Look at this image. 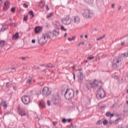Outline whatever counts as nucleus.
<instances>
[{"label":"nucleus","instance_id":"obj_1","mask_svg":"<svg viewBox=\"0 0 128 128\" xmlns=\"http://www.w3.org/2000/svg\"><path fill=\"white\" fill-rule=\"evenodd\" d=\"M99 84H102L99 88L98 90L97 91V94H96L97 98H104L106 97V92L102 88V82L100 81Z\"/></svg>","mask_w":128,"mask_h":128},{"label":"nucleus","instance_id":"obj_2","mask_svg":"<svg viewBox=\"0 0 128 128\" xmlns=\"http://www.w3.org/2000/svg\"><path fill=\"white\" fill-rule=\"evenodd\" d=\"M64 97L66 100H70L72 98H74V92L72 89H67L64 94Z\"/></svg>","mask_w":128,"mask_h":128},{"label":"nucleus","instance_id":"obj_3","mask_svg":"<svg viewBox=\"0 0 128 128\" xmlns=\"http://www.w3.org/2000/svg\"><path fill=\"white\" fill-rule=\"evenodd\" d=\"M122 60H120V58L118 57L114 59L113 63L112 65V68L114 70H116L122 64Z\"/></svg>","mask_w":128,"mask_h":128},{"label":"nucleus","instance_id":"obj_4","mask_svg":"<svg viewBox=\"0 0 128 128\" xmlns=\"http://www.w3.org/2000/svg\"><path fill=\"white\" fill-rule=\"evenodd\" d=\"M122 60H120V58L118 57L114 59L113 63L112 65V68L114 70H116L122 64Z\"/></svg>","mask_w":128,"mask_h":128},{"label":"nucleus","instance_id":"obj_5","mask_svg":"<svg viewBox=\"0 0 128 128\" xmlns=\"http://www.w3.org/2000/svg\"><path fill=\"white\" fill-rule=\"evenodd\" d=\"M62 102V99L60 96V95H55L53 96L52 98V102L54 104H59Z\"/></svg>","mask_w":128,"mask_h":128},{"label":"nucleus","instance_id":"obj_6","mask_svg":"<svg viewBox=\"0 0 128 128\" xmlns=\"http://www.w3.org/2000/svg\"><path fill=\"white\" fill-rule=\"evenodd\" d=\"M47 42L48 39L46 38V36H44V35L38 38V42L40 46H44Z\"/></svg>","mask_w":128,"mask_h":128},{"label":"nucleus","instance_id":"obj_7","mask_svg":"<svg viewBox=\"0 0 128 128\" xmlns=\"http://www.w3.org/2000/svg\"><path fill=\"white\" fill-rule=\"evenodd\" d=\"M82 16L86 18H90L92 16V12L89 10H86L82 13Z\"/></svg>","mask_w":128,"mask_h":128},{"label":"nucleus","instance_id":"obj_8","mask_svg":"<svg viewBox=\"0 0 128 128\" xmlns=\"http://www.w3.org/2000/svg\"><path fill=\"white\" fill-rule=\"evenodd\" d=\"M52 94V92L50 90V88L48 87L45 86L42 90V94L44 96H48Z\"/></svg>","mask_w":128,"mask_h":128},{"label":"nucleus","instance_id":"obj_9","mask_svg":"<svg viewBox=\"0 0 128 128\" xmlns=\"http://www.w3.org/2000/svg\"><path fill=\"white\" fill-rule=\"evenodd\" d=\"M21 100L24 104H28L30 102V98L27 96H24Z\"/></svg>","mask_w":128,"mask_h":128},{"label":"nucleus","instance_id":"obj_10","mask_svg":"<svg viewBox=\"0 0 128 128\" xmlns=\"http://www.w3.org/2000/svg\"><path fill=\"white\" fill-rule=\"evenodd\" d=\"M62 24L66 25L70 24V23L72 22L70 18V16H66V17L62 18Z\"/></svg>","mask_w":128,"mask_h":128},{"label":"nucleus","instance_id":"obj_11","mask_svg":"<svg viewBox=\"0 0 128 128\" xmlns=\"http://www.w3.org/2000/svg\"><path fill=\"white\" fill-rule=\"evenodd\" d=\"M18 110L19 114H20L21 116H26V112H24V110L20 108V106L18 107Z\"/></svg>","mask_w":128,"mask_h":128},{"label":"nucleus","instance_id":"obj_12","mask_svg":"<svg viewBox=\"0 0 128 128\" xmlns=\"http://www.w3.org/2000/svg\"><path fill=\"white\" fill-rule=\"evenodd\" d=\"M78 81L80 84H82L84 81V73L80 72V74L78 76Z\"/></svg>","mask_w":128,"mask_h":128},{"label":"nucleus","instance_id":"obj_13","mask_svg":"<svg viewBox=\"0 0 128 128\" xmlns=\"http://www.w3.org/2000/svg\"><path fill=\"white\" fill-rule=\"evenodd\" d=\"M90 84L92 88H96V86H98V82L96 80H94L93 82H90Z\"/></svg>","mask_w":128,"mask_h":128},{"label":"nucleus","instance_id":"obj_14","mask_svg":"<svg viewBox=\"0 0 128 128\" xmlns=\"http://www.w3.org/2000/svg\"><path fill=\"white\" fill-rule=\"evenodd\" d=\"M39 106L42 110H44V108H46V102H44V100H42L40 102Z\"/></svg>","mask_w":128,"mask_h":128},{"label":"nucleus","instance_id":"obj_15","mask_svg":"<svg viewBox=\"0 0 128 128\" xmlns=\"http://www.w3.org/2000/svg\"><path fill=\"white\" fill-rule=\"evenodd\" d=\"M74 22L76 24H78L80 22V17H78V16H76L74 17Z\"/></svg>","mask_w":128,"mask_h":128},{"label":"nucleus","instance_id":"obj_16","mask_svg":"<svg viewBox=\"0 0 128 128\" xmlns=\"http://www.w3.org/2000/svg\"><path fill=\"white\" fill-rule=\"evenodd\" d=\"M42 29L40 26H36L34 28V32L36 34H40V32H42Z\"/></svg>","mask_w":128,"mask_h":128},{"label":"nucleus","instance_id":"obj_17","mask_svg":"<svg viewBox=\"0 0 128 128\" xmlns=\"http://www.w3.org/2000/svg\"><path fill=\"white\" fill-rule=\"evenodd\" d=\"M4 10H6L10 8V2L8 1H6L4 3Z\"/></svg>","mask_w":128,"mask_h":128},{"label":"nucleus","instance_id":"obj_18","mask_svg":"<svg viewBox=\"0 0 128 128\" xmlns=\"http://www.w3.org/2000/svg\"><path fill=\"white\" fill-rule=\"evenodd\" d=\"M0 106H4V108H8V103L6 102V101L4 100H2V102L0 104Z\"/></svg>","mask_w":128,"mask_h":128},{"label":"nucleus","instance_id":"obj_19","mask_svg":"<svg viewBox=\"0 0 128 128\" xmlns=\"http://www.w3.org/2000/svg\"><path fill=\"white\" fill-rule=\"evenodd\" d=\"M53 35L55 36H58L60 35V30H54L53 31Z\"/></svg>","mask_w":128,"mask_h":128},{"label":"nucleus","instance_id":"obj_20","mask_svg":"<svg viewBox=\"0 0 128 128\" xmlns=\"http://www.w3.org/2000/svg\"><path fill=\"white\" fill-rule=\"evenodd\" d=\"M20 38V36L18 35V32H16L14 35L12 36V40H18Z\"/></svg>","mask_w":128,"mask_h":128},{"label":"nucleus","instance_id":"obj_21","mask_svg":"<svg viewBox=\"0 0 128 128\" xmlns=\"http://www.w3.org/2000/svg\"><path fill=\"white\" fill-rule=\"evenodd\" d=\"M50 34H52V33H46L44 34H43V36H45V38H50Z\"/></svg>","mask_w":128,"mask_h":128},{"label":"nucleus","instance_id":"obj_22","mask_svg":"<svg viewBox=\"0 0 128 128\" xmlns=\"http://www.w3.org/2000/svg\"><path fill=\"white\" fill-rule=\"evenodd\" d=\"M28 14L30 16H31V18H30L31 20L32 18L34 17V11L30 10L28 12Z\"/></svg>","mask_w":128,"mask_h":128},{"label":"nucleus","instance_id":"obj_23","mask_svg":"<svg viewBox=\"0 0 128 128\" xmlns=\"http://www.w3.org/2000/svg\"><path fill=\"white\" fill-rule=\"evenodd\" d=\"M5 43L6 42L4 40L0 41V48H4Z\"/></svg>","mask_w":128,"mask_h":128},{"label":"nucleus","instance_id":"obj_24","mask_svg":"<svg viewBox=\"0 0 128 128\" xmlns=\"http://www.w3.org/2000/svg\"><path fill=\"white\" fill-rule=\"evenodd\" d=\"M122 56L124 58H128V51L127 52L122 53Z\"/></svg>","mask_w":128,"mask_h":128},{"label":"nucleus","instance_id":"obj_25","mask_svg":"<svg viewBox=\"0 0 128 128\" xmlns=\"http://www.w3.org/2000/svg\"><path fill=\"white\" fill-rule=\"evenodd\" d=\"M54 24L55 26L58 28V26H60V22L58 21H56Z\"/></svg>","mask_w":128,"mask_h":128},{"label":"nucleus","instance_id":"obj_26","mask_svg":"<svg viewBox=\"0 0 128 128\" xmlns=\"http://www.w3.org/2000/svg\"><path fill=\"white\" fill-rule=\"evenodd\" d=\"M85 2H87V4H92L94 0H85Z\"/></svg>","mask_w":128,"mask_h":128},{"label":"nucleus","instance_id":"obj_27","mask_svg":"<svg viewBox=\"0 0 128 128\" xmlns=\"http://www.w3.org/2000/svg\"><path fill=\"white\" fill-rule=\"evenodd\" d=\"M8 26L6 25L4 30H2V28H1V31L4 32V30H8Z\"/></svg>","mask_w":128,"mask_h":128},{"label":"nucleus","instance_id":"obj_28","mask_svg":"<svg viewBox=\"0 0 128 128\" xmlns=\"http://www.w3.org/2000/svg\"><path fill=\"white\" fill-rule=\"evenodd\" d=\"M60 30H64V32H66V30H68L66 28H64V26H61Z\"/></svg>","mask_w":128,"mask_h":128},{"label":"nucleus","instance_id":"obj_29","mask_svg":"<svg viewBox=\"0 0 128 128\" xmlns=\"http://www.w3.org/2000/svg\"><path fill=\"white\" fill-rule=\"evenodd\" d=\"M104 36H106V35H104L103 36H102L101 37L98 38L96 39V40H102L103 38H104Z\"/></svg>","mask_w":128,"mask_h":128},{"label":"nucleus","instance_id":"obj_30","mask_svg":"<svg viewBox=\"0 0 128 128\" xmlns=\"http://www.w3.org/2000/svg\"><path fill=\"white\" fill-rule=\"evenodd\" d=\"M54 15V13L51 12L50 14H49L48 16H47V18H50L52 17V16Z\"/></svg>","mask_w":128,"mask_h":128},{"label":"nucleus","instance_id":"obj_31","mask_svg":"<svg viewBox=\"0 0 128 128\" xmlns=\"http://www.w3.org/2000/svg\"><path fill=\"white\" fill-rule=\"evenodd\" d=\"M120 120V118L118 119H116L115 120L116 124H118Z\"/></svg>","mask_w":128,"mask_h":128},{"label":"nucleus","instance_id":"obj_32","mask_svg":"<svg viewBox=\"0 0 128 128\" xmlns=\"http://www.w3.org/2000/svg\"><path fill=\"white\" fill-rule=\"evenodd\" d=\"M108 120H105L103 121V124H104V126L106 125V124H108Z\"/></svg>","mask_w":128,"mask_h":128},{"label":"nucleus","instance_id":"obj_33","mask_svg":"<svg viewBox=\"0 0 128 128\" xmlns=\"http://www.w3.org/2000/svg\"><path fill=\"white\" fill-rule=\"evenodd\" d=\"M32 79H29L27 82V84H32Z\"/></svg>","mask_w":128,"mask_h":128},{"label":"nucleus","instance_id":"obj_34","mask_svg":"<svg viewBox=\"0 0 128 128\" xmlns=\"http://www.w3.org/2000/svg\"><path fill=\"white\" fill-rule=\"evenodd\" d=\"M11 12H16V8L12 7L11 8Z\"/></svg>","mask_w":128,"mask_h":128},{"label":"nucleus","instance_id":"obj_35","mask_svg":"<svg viewBox=\"0 0 128 128\" xmlns=\"http://www.w3.org/2000/svg\"><path fill=\"white\" fill-rule=\"evenodd\" d=\"M111 114L112 113L110 112H106V116H110Z\"/></svg>","mask_w":128,"mask_h":128},{"label":"nucleus","instance_id":"obj_36","mask_svg":"<svg viewBox=\"0 0 128 128\" xmlns=\"http://www.w3.org/2000/svg\"><path fill=\"white\" fill-rule=\"evenodd\" d=\"M62 122H63L64 124H66V122L67 120L66 119L64 118L62 120Z\"/></svg>","mask_w":128,"mask_h":128},{"label":"nucleus","instance_id":"obj_37","mask_svg":"<svg viewBox=\"0 0 128 128\" xmlns=\"http://www.w3.org/2000/svg\"><path fill=\"white\" fill-rule=\"evenodd\" d=\"M23 6L24 8H28V5L26 4H24Z\"/></svg>","mask_w":128,"mask_h":128},{"label":"nucleus","instance_id":"obj_38","mask_svg":"<svg viewBox=\"0 0 128 128\" xmlns=\"http://www.w3.org/2000/svg\"><path fill=\"white\" fill-rule=\"evenodd\" d=\"M24 22H26V20H28V16H25L24 18Z\"/></svg>","mask_w":128,"mask_h":128},{"label":"nucleus","instance_id":"obj_39","mask_svg":"<svg viewBox=\"0 0 128 128\" xmlns=\"http://www.w3.org/2000/svg\"><path fill=\"white\" fill-rule=\"evenodd\" d=\"M94 58V56H91V57H88V60H92Z\"/></svg>","mask_w":128,"mask_h":128},{"label":"nucleus","instance_id":"obj_40","mask_svg":"<svg viewBox=\"0 0 128 128\" xmlns=\"http://www.w3.org/2000/svg\"><path fill=\"white\" fill-rule=\"evenodd\" d=\"M101 122H100V120H98V121L97 122H96L97 126H100V123H101Z\"/></svg>","mask_w":128,"mask_h":128},{"label":"nucleus","instance_id":"obj_41","mask_svg":"<svg viewBox=\"0 0 128 128\" xmlns=\"http://www.w3.org/2000/svg\"><path fill=\"white\" fill-rule=\"evenodd\" d=\"M80 44H84V42H80L78 44V46H80Z\"/></svg>","mask_w":128,"mask_h":128},{"label":"nucleus","instance_id":"obj_42","mask_svg":"<svg viewBox=\"0 0 128 128\" xmlns=\"http://www.w3.org/2000/svg\"><path fill=\"white\" fill-rule=\"evenodd\" d=\"M72 74L74 76V80H76V73L74 72H72Z\"/></svg>","mask_w":128,"mask_h":128},{"label":"nucleus","instance_id":"obj_43","mask_svg":"<svg viewBox=\"0 0 128 128\" xmlns=\"http://www.w3.org/2000/svg\"><path fill=\"white\" fill-rule=\"evenodd\" d=\"M124 112L126 114V113L128 112V110L126 109V108H124Z\"/></svg>","mask_w":128,"mask_h":128},{"label":"nucleus","instance_id":"obj_44","mask_svg":"<svg viewBox=\"0 0 128 128\" xmlns=\"http://www.w3.org/2000/svg\"><path fill=\"white\" fill-rule=\"evenodd\" d=\"M47 104H48V106H50V100L47 101Z\"/></svg>","mask_w":128,"mask_h":128},{"label":"nucleus","instance_id":"obj_45","mask_svg":"<svg viewBox=\"0 0 128 128\" xmlns=\"http://www.w3.org/2000/svg\"><path fill=\"white\" fill-rule=\"evenodd\" d=\"M21 58L22 60H26V57H22Z\"/></svg>","mask_w":128,"mask_h":128},{"label":"nucleus","instance_id":"obj_46","mask_svg":"<svg viewBox=\"0 0 128 128\" xmlns=\"http://www.w3.org/2000/svg\"><path fill=\"white\" fill-rule=\"evenodd\" d=\"M109 124H114V122H112V120H110L109 121Z\"/></svg>","mask_w":128,"mask_h":128},{"label":"nucleus","instance_id":"obj_47","mask_svg":"<svg viewBox=\"0 0 128 128\" xmlns=\"http://www.w3.org/2000/svg\"><path fill=\"white\" fill-rule=\"evenodd\" d=\"M6 86H7V88H8V86H10V82H6Z\"/></svg>","mask_w":128,"mask_h":128},{"label":"nucleus","instance_id":"obj_48","mask_svg":"<svg viewBox=\"0 0 128 128\" xmlns=\"http://www.w3.org/2000/svg\"><path fill=\"white\" fill-rule=\"evenodd\" d=\"M67 122H72V119L71 118H69L66 120Z\"/></svg>","mask_w":128,"mask_h":128},{"label":"nucleus","instance_id":"obj_49","mask_svg":"<svg viewBox=\"0 0 128 128\" xmlns=\"http://www.w3.org/2000/svg\"><path fill=\"white\" fill-rule=\"evenodd\" d=\"M32 44H36V40H32Z\"/></svg>","mask_w":128,"mask_h":128},{"label":"nucleus","instance_id":"obj_50","mask_svg":"<svg viewBox=\"0 0 128 128\" xmlns=\"http://www.w3.org/2000/svg\"><path fill=\"white\" fill-rule=\"evenodd\" d=\"M40 4H45V2L43 0H42L40 1Z\"/></svg>","mask_w":128,"mask_h":128},{"label":"nucleus","instance_id":"obj_51","mask_svg":"<svg viewBox=\"0 0 128 128\" xmlns=\"http://www.w3.org/2000/svg\"><path fill=\"white\" fill-rule=\"evenodd\" d=\"M112 8H114V4H112Z\"/></svg>","mask_w":128,"mask_h":128},{"label":"nucleus","instance_id":"obj_52","mask_svg":"<svg viewBox=\"0 0 128 128\" xmlns=\"http://www.w3.org/2000/svg\"><path fill=\"white\" fill-rule=\"evenodd\" d=\"M46 10H50V8H48V5L46 6Z\"/></svg>","mask_w":128,"mask_h":128},{"label":"nucleus","instance_id":"obj_53","mask_svg":"<svg viewBox=\"0 0 128 128\" xmlns=\"http://www.w3.org/2000/svg\"><path fill=\"white\" fill-rule=\"evenodd\" d=\"M13 88H14V90H16V86H14L13 87Z\"/></svg>","mask_w":128,"mask_h":128},{"label":"nucleus","instance_id":"obj_54","mask_svg":"<svg viewBox=\"0 0 128 128\" xmlns=\"http://www.w3.org/2000/svg\"><path fill=\"white\" fill-rule=\"evenodd\" d=\"M68 40L69 42H72V38H68Z\"/></svg>","mask_w":128,"mask_h":128},{"label":"nucleus","instance_id":"obj_55","mask_svg":"<svg viewBox=\"0 0 128 128\" xmlns=\"http://www.w3.org/2000/svg\"><path fill=\"white\" fill-rule=\"evenodd\" d=\"M114 116V114L111 113L110 116H111V118H112V116Z\"/></svg>","mask_w":128,"mask_h":128},{"label":"nucleus","instance_id":"obj_56","mask_svg":"<svg viewBox=\"0 0 128 128\" xmlns=\"http://www.w3.org/2000/svg\"><path fill=\"white\" fill-rule=\"evenodd\" d=\"M79 70V72H81V70H82V68H78L77 70Z\"/></svg>","mask_w":128,"mask_h":128},{"label":"nucleus","instance_id":"obj_57","mask_svg":"<svg viewBox=\"0 0 128 128\" xmlns=\"http://www.w3.org/2000/svg\"><path fill=\"white\" fill-rule=\"evenodd\" d=\"M72 38V40H76V36H74Z\"/></svg>","mask_w":128,"mask_h":128},{"label":"nucleus","instance_id":"obj_58","mask_svg":"<svg viewBox=\"0 0 128 128\" xmlns=\"http://www.w3.org/2000/svg\"><path fill=\"white\" fill-rule=\"evenodd\" d=\"M116 106V104H114L112 106H111V108H114V106Z\"/></svg>","mask_w":128,"mask_h":128},{"label":"nucleus","instance_id":"obj_59","mask_svg":"<svg viewBox=\"0 0 128 128\" xmlns=\"http://www.w3.org/2000/svg\"><path fill=\"white\" fill-rule=\"evenodd\" d=\"M53 125L56 126V122H53Z\"/></svg>","mask_w":128,"mask_h":128},{"label":"nucleus","instance_id":"obj_60","mask_svg":"<svg viewBox=\"0 0 128 128\" xmlns=\"http://www.w3.org/2000/svg\"><path fill=\"white\" fill-rule=\"evenodd\" d=\"M6 114H10V112H7L4 114V116H6Z\"/></svg>","mask_w":128,"mask_h":128},{"label":"nucleus","instance_id":"obj_61","mask_svg":"<svg viewBox=\"0 0 128 128\" xmlns=\"http://www.w3.org/2000/svg\"><path fill=\"white\" fill-rule=\"evenodd\" d=\"M114 78L115 80H118V77L117 76H115Z\"/></svg>","mask_w":128,"mask_h":128},{"label":"nucleus","instance_id":"obj_62","mask_svg":"<svg viewBox=\"0 0 128 128\" xmlns=\"http://www.w3.org/2000/svg\"><path fill=\"white\" fill-rule=\"evenodd\" d=\"M2 4V0H0V6Z\"/></svg>","mask_w":128,"mask_h":128},{"label":"nucleus","instance_id":"obj_63","mask_svg":"<svg viewBox=\"0 0 128 128\" xmlns=\"http://www.w3.org/2000/svg\"><path fill=\"white\" fill-rule=\"evenodd\" d=\"M40 8H44V6L42 5V4H40Z\"/></svg>","mask_w":128,"mask_h":128},{"label":"nucleus","instance_id":"obj_64","mask_svg":"<svg viewBox=\"0 0 128 128\" xmlns=\"http://www.w3.org/2000/svg\"><path fill=\"white\" fill-rule=\"evenodd\" d=\"M76 94H78V90L76 91Z\"/></svg>","mask_w":128,"mask_h":128}]
</instances>
